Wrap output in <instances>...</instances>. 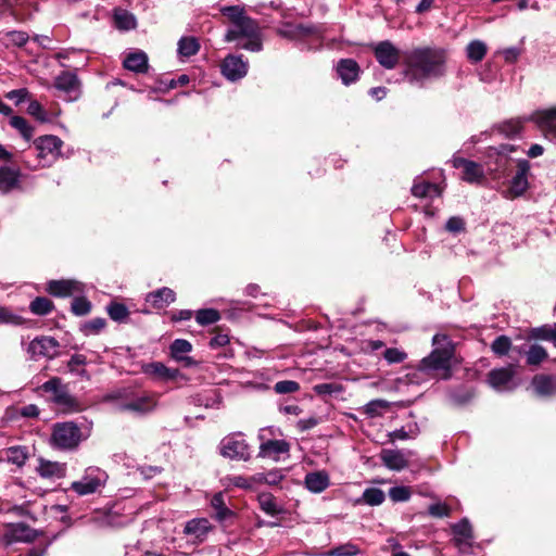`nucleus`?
Segmentation results:
<instances>
[{
	"label": "nucleus",
	"instance_id": "nucleus-28",
	"mask_svg": "<svg viewBox=\"0 0 556 556\" xmlns=\"http://www.w3.org/2000/svg\"><path fill=\"white\" fill-rule=\"evenodd\" d=\"M211 507L214 510L212 517L218 522H226L235 517V513L226 505L223 492H218L213 495L211 498Z\"/></svg>",
	"mask_w": 556,
	"mask_h": 556
},
{
	"label": "nucleus",
	"instance_id": "nucleus-33",
	"mask_svg": "<svg viewBox=\"0 0 556 556\" xmlns=\"http://www.w3.org/2000/svg\"><path fill=\"white\" fill-rule=\"evenodd\" d=\"M7 536L11 542H31L36 539V532L29 526L18 522L10 527Z\"/></svg>",
	"mask_w": 556,
	"mask_h": 556
},
{
	"label": "nucleus",
	"instance_id": "nucleus-2",
	"mask_svg": "<svg viewBox=\"0 0 556 556\" xmlns=\"http://www.w3.org/2000/svg\"><path fill=\"white\" fill-rule=\"evenodd\" d=\"M220 13L226 16L230 23L225 34V41L244 40L237 45L238 48L252 52L262 50L263 43L261 31L257 23L245 14V10L240 5H225L219 9Z\"/></svg>",
	"mask_w": 556,
	"mask_h": 556
},
{
	"label": "nucleus",
	"instance_id": "nucleus-9",
	"mask_svg": "<svg viewBox=\"0 0 556 556\" xmlns=\"http://www.w3.org/2000/svg\"><path fill=\"white\" fill-rule=\"evenodd\" d=\"M528 119L536 125L545 139L556 143V105L536 110Z\"/></svg>",
	"mask_w": 556,
	"mask_h": 556
},
{
	"label": "nucleus",
	"instance_id": "nucleus-59",
	"mask_svg": "<svg viewBox=\"0 0 556 556\" xmlns=\"http://www.w3.org/2000/svg\"><path fill=\"white\" fill-rule=\"evenodd\" d=\"M428 514L435 518L448 517L451 515V508L445 503H433L428 507Z\"/></svg>",
	"mask_w": 556,
	"mask_h": 556
},
{
	"label": "nucleus",
	"instance_id": "nucleus-40",
	"mask_svg": "<svg viewBox=\"0 0 556 556\" xmlns=\"http://www.w3.org/2000/svg\"><path fill=\"white\" fill-rule=\"evenodd\" d=\"M529 121L528 118H511L509 121H505L497 126V129L501 134L506 137H515L519 135L523 127V122Z\"/></svg>",
	"mask_w": 556,
	"mask_h": 556
},
{
	"label": "nucleus",
	"instance_id": "nucleus-58",
	"mask_svg": "<svg viewBox=\"0 0 556 556\" xmlns=\"http://www.w3.org/2000/svg\"><path fill=\"white\" fill-rule=\"evenodd\" d=\"M410 490L407 486H393L389 491V496L393 502H406L410 497Z\"/></svg>",
	"mask_w": 556,
	"mask_h": 556
},
{
	"label": "nucleus",
	"instance_id": "nucleus-29",
	"mask_svg": "<svg viewBox=\"0 0 556 556\" xmlns=\"http://www.w3.org/2000/svg\"><path fill=\"white\" fill-rule=\"evenodd\" d=\"M175 300L176 293L167 287H163L153 292H150L146 298V301L150 303L154 308H163L175 302Z\"/></svg>",
	"mask_w": 556,
	"mask_h": 556
},
{
	"label": "nucleus",
	"instance_id": "nucleus-22",
	"mask_svg": "<svg viewBox=\"0 0 556 556\" xmlns=\"http://www.w3.org/2000/svg\"><path fill=\"white\" fill-rule=\"evenodd\" d=\"M36 471L43 479H61L66 475V464L39 458Z\"/></svg>",
	"mask_w": 556,
	"mask_h": 556
},
{
	"label": "nucleus",
	"instance_id": "nucleus-63",
	"mask_svg": "<svg viewBox=\"0 0 556 556\" xmlns=\"http://www.w3.org/2000/svg\"><path fill=\"white\" fill-rule=\"evenodd\" d=\"M29 96V92L26 88L15 89L9 91L5 97L10 100H14L16 104L22 103Z\"/></svg>",
	"mask_w": 556,
	"mask_h": 556
},
{
	"label": "nucleus",
	"instance_id": "nucleus-34",
	"mask_svg": "<svg viewBox=\"0 0 556 556\" xmlns=\"http://www.w3.org/2000/svg\"><path fill=\"white\" fill-rule=\"evenodd\" d=\"M211 528V523L206 518H194L186 523L184 532L187 535H192L203 541Z\"/></svg>",
	"mask_w": 556,
	"mask_h": 556
},
{
	"label": "nucleus",
	"instance_id": "nucleus-43",
	"mask_svg": "<svg viewBox=\"0 0 556 556\" xmlns=\"http://www.w3.org/2000/svg\"><path fill=\"white\" fill-rule=\"evenodd\" d=\"M29 309L35 315L45 316L53 309V303L48 298L38 296L30 302Z\"/></svg>",
	"mask_w": 556,
	"mask_h": 556
},
{
	"label": "nucleus",
	"instance_id": "nucleus-31",
	"mask_svg": "<svg viewBox=\"0 0 556 556\" xmlns=\"http://www.w3.org/2000/svg\"><path fill=\"white\" fill-rule=\"evenodd\" d=\"M305 486L313 493H321L329 484V475L326 471L308 472L304 479Z\"/></svg>",
	"mask_w": 556,
	"mask_h": 556
},
{
	"label": "nucleus",
	"instance_id": "nucleus-5",
	"mask_svg": "<svg viewBox=\"0 0 556 556\" xmlns=\"http://www.w3.org/2000/svg\"><path fill=\"white\" fill-rule=\"evenodd\" d=\"M41 389L52 394V402L64 413H77L81 410L78 400L73 396L67 387L62 383L61 378L53 377L42 383Z\"/></svg>",
	"mask_w": 556,
	"mask_h": 556
},
{
	"label": "nucleus",
	"instance_id": "nucleus-36",
	"mask_svg": "<svg viewBox=\"0 0 556 556\" xmlns=\"http://www.w3.org/2000/svg\"><path fill=\"white\" fill-rule=\"evenodd\" d=\"M441 193L442 191L438 185L428 181L415 180L412 187V194L416 198H434L440 197Z\"/></svg>",
	"mask_w": 556,
	"mask_h": 556
},
{
	"label": "nucleus",
	"instance_id": "nucleus-49",
	"mask_svg": "<svg viewBox=\"0 0 556 556\" xmlns=\"http://www.w3.org/2000/svg\"><path fill=\"white\" fill-rule=\"evenodd\" d=\"M359 553V548L357 545L353 543H345L339 546H336L328 552H326L325 556H355Z\"/></svg>",
	"mask_w": 556,
	"mask_h": 556
},
{
	"label": "nucleus",
	"instance_id": "nucleus-48",
	"mask_svg": "<svg viewBox=\"0 0 556 556\" xmlns=\"http://www.w3.org/2000/svg\"><path fill=\"white\" fill-rule=\"evenodd\" d=\"M219 318H220L219 312L214 308L199 309L195 314L197 323L202 326L212 325V324L218 321Z\"/></svg>",
	"mask_w": 556,
	"mask_h": 556
},
{
	"label": "nucleus",
	"instance_id": "nucleus-20",
	"mask_svg": "<svg viewBox=\"0 0 556 556\" xmlns=\"http://www.w3.org/2000/svg\"><path fill=\"white\" fill-rule=\"evenodd\" d=\"M222 73L229 80H238L248 73V63L241 55H228L222 63Z\"/></svg>",
	"mask_w": 556,
	"mask_h": 556
},
{
	"label": "nucleus",
	"instance_id": "nucleus-44",
	"mask_svg": "<svg viewBox=\"0 0 556 556\" xmlns=\"http://www.w3.org/2000/svg\"><path fill=\"white\" fill-rule=\"evenodd\" d=\"M10 125L20 131L24 139L29 141L34 135V128L22 116H12L10 118Z\"/></svg>",
	"mask_w": 556,
	"mask_h": 556
},
{
	"label": "nucleus",
	"instance_id": "nucleus-18",
	"mask_svg": "<svg viewBox=\"0 0 556 556\" xmlns=\"http://www.w3.org/2000/svg\"><path fill=\"white\" fill-rule=\"evenodd\" d=\"M517 173L510 181V186L507 190L509 198H517L522 195L528 189V175L530 172V163L527 160H519L517 164Z\"/></svg>",
	"mask_w": 556,
	"mask_h": 556
},
{
	"label": "nucleus",
	"instance_id": "nucleus-6",
	"mask_svg": "<svg viewBox=\"0 0 556 556\" xmlns=\"http://www.w3.org/2000/svg\"><path fill=\"white\" fill-rule=\"evenodd\" d=\"M63 141L53 135H45L37 138L34 141V147L37 151L38 164L30 165L27 163V166L33 169L50 166L60 156Z\"/></svg>",
	"mask_w": 556,
	"mask_h": 556
},
{
	"label": "nucleus",
	"instance_id": "nucleus-1",
	"mask_svg": "<svg viewBox=\"0 0 556 556\" xmlns=\"http://www.w3.org/2000/svg\"><path fill=\"white\" fill-rule=\"evenodd\" d=\"M445 62L446 53L444 49L415 48L404 55V77L409 84L422 87L426 80L444 75Z\"/></svg>",
	"mask_w": 556,
	"mask_h": 556
},
{
	"label": "nucleus",
	"instance_id": "nucleus-47",
	"mask_svg": "<svg viewBox=\"0 0 556 556\" xmlns=\"http://www.w3.org/2000/svg\"><path fill=\"white\" fill-rule=\"evenodd\" d=\"M106 311L111 319L118 323L125 321L129 315V311L126 305L117 302L109 304Z\"/></svg>",
	"mask_w": 556,
	"mask_h": 556
},
{
	"label": "nucleus",
	"instance_id": "nucleus-51",
	"mask_svg": "<svg viewBox=\"0 0 556 556\" xmlns=\"http://www.w3.org/2000/svg\"><path fill=\"white\" fill-rule=\"evenodd\" d=\"M511 349V340L507 336H498L491 344V350L495 355L504 356Z\"/></svg>",
	"mask_w": 556,
	"mask_h": 556
},
{
	"label": "nucleus",
	"instance_id": "nucleus-26",
	"mask_svg": "<svg viewBox=\"0 0 556 556\" xmlns=\"http://www.w3.org/2000/svg\"><path fill=\"white\" fill-rule=\"evenodd\" d=\"M454 542L460 549L470 546L472 540V527L467 518L462 519L452 526Z\"/></svg>",
	"mask_w": 556,
	"mask_h": 556
},
{
	"label": "nucleus",
	"instance_id": "nucleus-55",
	"mask_svg": "<svg viewBox=\"0 0 556 556\" xmlns=\"http://www.w3.org/2000/svg\"><path fill=\"white\" fill-rule=\"evenodd\" d=\"M274 390L278 394L295 393L300 390V384L293 380H281L275 383Z\"/></svg>",
	"mask_w": 556,
	"mask_h": 556
},
{
	"label": "nucleus",
	"instance_id": "nucleus-39",
	"mask_svg": "<svg viewBox=\"0 0 556 556\" xmlns=\"http://www.w3.org/2000/svg\"><path fill=\"white\" fill-rule=\"evenodd\" d=\"M200 50L199 40L193 36L181 37L178 41V54L181 58L195 55Z\"/></svg>",
	"mask_w": 556,
	"mask_h": 556
},
{
	"label": "nucleus",
	"instance_id": "nucleus-37",
	"mask_svg": "<svg viewBox=\"0 0 556 556\" xmlns=\"http://www.w3.org/2000/svg\"><path fill=\"white\" fill-rule=\"evenodd\" d=\"M114 24L119 30H131L137 26V20L132 13L124 9L114 10Z\"/></svg>",
	"mask_w": 556,
	"mask_h": 556
},
{
	"label": "nucleus",
	"instance_id": "nucleus-23",
	"mask_svg": "<svg viewBox=\"0 0 556 556\" xmlns=\"http://www.w3.org/2000/svg\"><path fill=\"white\" fill-rule=\"evenodd\" d=\"M48 292L53 296L65 298L81 291V285L75 280H51Z\"/></svg>",
	"mask_w": 556,
	"mask_h": 556
},
{
	"label": "nucleus",
	"instance_id": "nucleus-21",
	"mask_svg": "<svg viewBox=\"0 0 556 556\" xmlns=\"http://www.w3.org/2000/svg\"><path fill=\"white\" fill-rule=\"evenodd\" d=\"M278 34L289 39H302L309 36H319L320 28L314 25L286 23L279 29Z\"/></svg>",
	"mask_w": 556,
	"mask_h": 556
},
{
	"label": "nucleus",
	"instance_id": "nucleus-19",
	"mask_svg": "<svg viewBox=\"0 0 556 556\" xmlns=\"http://www.w3.org/2000/svg\"><path fill=\"white\" fill-rule=\"evenodd\" d=\"M451 163L455 168H463L462 179L467 182H480L484 177L482 166L473 161L460 156H453Z\"/></svg>",
	"mask_w": 556,
	"mask_h": 556
},
{
	"label": "nucleus",
	"instance_id": "nucleus-61",
	"mask_svg": "<svg viewBox=\"0 0 556 556\" xmlns=\"http://www.w3.org/2000/svg\"><path fill=\"white\" fill-rule=\"evenodd\" d=\"M553 328H554V325L553 326L545 325V326H541L538 328H533L530 331V337L533 339L549 341Z\"/></svg>",
	"mask_w": 556,
	"mask_h": 556
},
{
	"label": "nucleus",
	"instance_id": "nucleus-7",
	"mask_svg": "<svg viewBox=\"0 0 556 556\" xmlns=\"http://www.w3.org/2000/svg\"><path fill=\"white\" fill-rule=\"evenodd\" d=\"M108 480V473L99 467H88L81 479L71 484V490L77 495L84 496L93 494L104 486Z\"/></svg>",
	"mask_w": 556,
	"mask_h": 556
},
{
	"label": "nucleus",
	"instance_id": "nucleus-56",
	"mask_svg": "<svg viewBox=\"0 0 556 556\" xmlns=\"http://www.w3.org/2000/svg\"><path fill=\"white\" fill-rule=\"evenodd\" d=\"M383 357L389 364H400L406 359L407 354L400 349L389 348L384 351Z\"/></svg>",
	"mask_w": 556,
	"mask_h": 556
},
{
	"label": "nucleus",
	"instance_id": "nucleus-4",
	"mask_svg": "<svg viewBox=\"0 0 556 556\" xmlns=\"http://www.w3.org/2000/svg\"><path fill=\"white\" fill-rule=\"evenodd\" d=\"M85 440L74 421L56 422L52 428L51 445L61 451H74Z\"/></svg>",
	"mask_w": 556,
	"mask_h": 556
},
{
	"label": "nucleus",
	"instance_id": "nucleus-30",
	"mask_svg": "<svg viewBox=\"0 0 556 556\" xmlns=\"http://www.w3.org/2000/svg\"><path fill=\"white\" fill-rule=\"evenodd\" d=\"M192 344L185 339H176L169 346L170 356L177 361L182 362L185 366H191L194 364V361L186 356L187 353L191 352Z\"/></svg>",
	"mask_w": 556,
	"mask_h": 556
},
{
	"label": "nucleus",
	"instance_id": "nucleus-11",
	"mask_svg": "<svg viewBox=\"0 0 556 556\" xmlns=\"http://www.w3.org/2000/svg\"><path fill=\"white\" fill-rule=\"evenodd\" d=\"M157 404V396L151 392L132 393L123 404V410H130L139 414L152 412Z\"/></svg>",
	"mask_w": 556,
	"mask_h": 556
},
{
	"label": "nucleus",
	"instance_id": "nucleus-13",
	"mask_svg": "<svg viewBox=\"0 0 556 556\" xmlns=\"http://www.w3.org/2000/svg\"><path fill=\"white\" fill-rule=\"evenodd\" d=\"M59 342L52 337H37L29 342L26 352L31 359L39 357L53 358L56 355Z\"/></svg>",
	"mask_w": 556,
	"mask_h": 556
},
{
	"label": "nucleus",
	"instance_id": "nucleus-16",
	"mask_svg": "<svg viewBox=\"0 0 556 556\" xmlns=\"http://www.w3.org/2000/svg\"><path fill=\"white\" fill-rule=\"evenodd\" d=\"M141 369L144 375L159 382L174 381L181 376L179 369L169 368L161 362L143 364Z\"/></svg>",
	"mask_w": 556,
	"mask_h": 556
},
{
	"label": "nucleus",
	"instance_id": "nucleus-50",
	"mask_svg": "<svg viewBox=\"0 0 556 556\" xmlns=\"http://www.w3.org/2000/svg\"><path fill=\"white\" fill-rule=\"evenodd\" d=\"M314 392L319 395H332L343 392V387L337 382L318 383L313 387Z\"/></svg>",
	"mask_w": 556,
	"mask_h": 556
},
{
	"label": "nucleus",
	"instance_id": "nucleus-46",
	"mask_svg": "<svg viewBox=\"0 0 556 556\" xmlns=\"http://www.w3.org/2000/svg\"><path fill=\"white\" fill-rule=\"evenodd\" d=\"M258 502L261 509L269 516H276L281 513V508L278 506L271 494H262Z\"/></svg>",
	"mask_w": 556,
	"mask_h": 556
},
{
	"label": "nucleus",
	"instance_id": "nucleus-32",
	"mask_svg": "<svg viewBox=\"0 0 556 556\" xmlns=\"http://www.w3.org/2000/svg\"><path fill=\"white\" fill-rule=\"evenodd\" d=\"M535 392L542 396L556 394V378L551 375H536L532 379Z\"/></svg>",
	"mask_w": 556,
	"mask_h": 556
},
{
	"label": "nucleus",
	"instance_id": "nucleus-35",
	"mask_svg": "<svg viewBox=\"0 0 556 556\" xmlns=\"http://www.w3.org/2000/svg\"><path fill=\"white\" fill-rule=\"evenodd\" d=\"M2 454L8 463L18 468H22L29 457L28 448L21 445L10 446L3 450Z\"/></svg>",
	"mask_w": 556,
	"mask_h": 556
},
{
	"label": "nucleus",
	"instance_id": "nucleus-53",
	"mask_svg": "<svg viewBox=\"0 0 556 556\" xmlns=\"http://www.w3.org/2000/svg\"><path fill=\"white\" fill-rule=\"evenodd\" d=\"M91 311V303L84 296L75 298L72 302V312L77 316H85Z\"/></svg>",
	"mask_w": 556,
	"mask_h": 556
},
{
	"label": "nucleus",
	"instance_id": "nucleus-25",
	"mask_svg": "<svg viewBox=\"0 0 556 556\" xmlns=\"http://www.w3.org/2000/svg\"><path fill=\"white\" fill-rule=\"evenodd\" d=\"M21 173L18 169L3 165L0 166V193L8 194L20 185Z\"/></svg>",
	"mask_w": 556,
	"mask_h": 556
},
{
	"label": "nucleus",
	"instance_id": "nucleus-41",
	"mask_svg": "<svg viewBox=\"0 0 556 556\" xmlns=\"http://www.w3.org/2000/svg\"><path fill=\"white\" fill-rule=\"evenodd\" d=\"M386 495L381 489L368 488L363 492L362 498L357 503L364 502L370 506H378L384 502Z\"/></svg>",
	"mask_w": 556,
	"mask_h": 556
},
{
	"label": "nucleus",
	"instance_id": "nucleus-62",
	"mask_svg": "<svg viewBox=\"0 0 556 556\" xmlns=\"http://www.w3.org/2000/svg\"><path fill=\"white\" fill-rule=\"evenodd\" d=\"M500 53L507 63H515L521 54V49L517 47H509L502 50Z\"/></svg>",
	"mask_w": 556,
	"mask_h": 556
},
{
	"label": "nucleus",
	"instance_id": "nucleus-24",
	"mask_svg": "<svg viewBox=\"0 0 556 556\" xmlns=\"http://www.w3.org/2000/svg\"><path fill=\"white\" fill-rule=\"evenodd\" d=\"M359 72V65L353 59H342L338 62L337 73L344 85L355 83Z\"/></svg>",
	"mask_w": 556,
	"mask_h": 556
},
{
	"label": "nucleus",
	"instance_id": "nucleus-42",
	"mask_svg": "<svg viewBox=\"0 0 556 556\" xmlns=\"http://www.w3.org/2000/svg\"><path fill=\"white\" fill-rule=\"evenodd\" d=\"M526 355H527V364L530 366L540 365L548 356L546 350L539 344H532L529 348V350L526 352Z\"/></svg>",
	"mask_w": 556,
	"mask_h": 556
},
{
	"label": "nucleus",
	"instance_id": "nucleus-57",
	"mask_svg": "<svg viewBox=\"0 0 556 556\" xmlns=\"http://www.w3.org/2000/svg\"><path fill=\"white\" fill-rule=\"evenodd\" d=\"M4 36L8 38V43L16 47H23L29 39L27 33L20 30L8 31Z\"/></svg>",
	"mask_w": 556,
	"mask_h": 556
},
{
	"label": "nucleus",
	"instance_id": "nucleus-38",
	"mask_svg": "<svg viewBox=\"0 0 556 556\" xmlns=\"http://www.w3.org/2000/svg\"><path fill=\"white\" fill-rule=\"evenodd\" d=\"M486 52V43L479 39L470 41L466 47V56L473 64L481 62Z\"/></svg>",
	"mask_w": 556,
	"mask_h": 556
},
{
	"label": "nucleus",
	"instance_id": "nucleus-17",
	"mask_svg": "<svg viewBox=\"0 0 556 556\" xmlns=\"http://www.w3.org/2000/svg\"><path fill=\"white\" fill-rule=\"evenodd\" d=\"M54 87L63 92L68 101L76 100L79 96L80 81L74 72H62L54 79Z\"/></svg>",
	"mask_w": 556,
	"mask_h": 556
},
{
	"label": "nucleus",
	"instance_id": "nucleus-64",
	"mask_svg": "<svg viewBox=\"0 0 556 556\" xmlns=\"http://www.w3.org/2000/svg\"><path fill=\"white\" fill-rule=\"evenodd\" d=\"M446 229L451 232H459L465 229L464 219L457 216L448 218L446 222Z\"/></svg>",
	"mask_w": 556,
	"mask_h": 556
},
{
	"label": "nucleus",
	"instance_id": "nucleus-12",
	"mask_svg": "<svg viewBox=\"0 0 556 556\" xmlns=\"http://www.w3.org/2000/svg\"><path fill=\"white\" fill-rule=\"evenodd\" d=\"M377 62L386 70H393L401 60L400 50L390 41L383 40L374 47Z\"/></svg>",
	"mask_w": 556,
	"mask_h": 556
},
{
	"label": "nucleus",
	"instance_id": "nucleus-60",
	"mask_svg": "<svg viewBox=\"0 0 556 556\" xmlns=\"http://www.w3.org/2000/svg\"><path fill=\"white\" fill-rule=\"evenodd\" d=\"M27 112L40 122L47 121V113L38 101H31L28 104Z\"/></svg>",
	"mask_w": 556,
	"mask_h": 556
},
{
	"label": "nucleus",
	"instance_id": "nucleus-8",
	"mask_svg": "<svg viewBox=\"0 0 556 556\" xmlns=\"http://www.w3.org/2000/svg\"><path fill=\"white\" fill-rule=\"evenodd\" d=\"M220 454L224 457L237 460H249L251 457L250 446L240 434L225 437L219 444Z\"/></svg>",
	"mask_w": 556,
	"mask_h": 556
},
{
	"label": "nucleus",
	"instance_id": "nucleus-10",
	"mask_svg": "<svg viewBox=\"0 0 556 556\" xmlns=\"http://www.w3.org/2000/svg\"><path fill=\"white\" fill-rule=\"evenodd\" d=\"M486 381L496 391H513L518 384L516 381V365L510 364L506 367L492 369L488 374Z\"/></svg>",
	"mask_w": 556,
	"mask_h": 556
},
{
	"label": "nucleus",
	"instance_id": "nucleus-27",
	"mask_svg": "<svg viewBox=\"0 0 556 556\" xmlns=\"http://www.w3.org/2000/svg\"><path fill=\"white\" fill-rule=\"evenodd\" d=\"M123 65L126 70L135 73H147L149 68L148 55L141 50H136L126 55Z\"/></svg>",
	"mask_w": 556,
	"mask_h": 556
},
{
	"label": "nucleus",
	"instance_id": "nucleus-54",
	"mask_svg": "<svg viewBox=\"0 0 556 556\" xmlns=\"http://www.w3.org/2000/svg\"><path fill=\"white\" fill-rule=\"evenodd\" d=\"M389 407V403L384 400H372L365 405V414L369 417L381 415V410Z\"/></svg>",
	"mask_w": 556,
	"mask_h": 556
},
{
	"label": "nucleus",
	"instance_id": "nucleus-14",
	"mask_svg": "<svg viewBox=\"0 0 556 556\" xmlns=\"http://www.w3.org/2000/svg\"><path fill=\"white\" fill-rule=\"evenodd\" d=\"M265 429L258 432V440L261 441L257 457L279 459V455L288 454L290 451V443L286 440H265Z\"/></svg>",
	"mask_w": 556,
	"mask_h": 556
},
{
	"label": "nucleus",
	"instance_id": "nucleus-3",
	"mask_svg": "<svg viewBox=\"0 0 556 556\" xmlns=\"http://www.w3.org/2000/svg\"><path fill=\"white\" fill-rule=\"evenodd\" d=\"M432 344L434 349L419 362L417 370L431 379L448 380L455 365V345L445 334H435Z\"/></svg>",
	"mask_w": 556,
	"mask_h": 556
},
{
	"label": "nucleus",
	"instance_id": "nucleus-45",
	"mask_svg": "<svg viewBox=\"0 0 556 556\" xmlns=\"http://www.w3.org/2000/svg\"><path fill=\"white\" fill-rule=\"evenodd\" d=\"M106 326V320L102 317H96L85 321L80 326V330L85 336H92L100 333Z\"/></svg>",
	"mask_w": 556,
	"mask_h": 556
},
{
	"label": "nucleus",
	"instance_id": "nucleus-52",
	"mask_svg": "<svg viewBox=\"0 0 556 556\" xmlns=\"http://www.w3.org/2000/svg\"><path fill=\"white\" fill-rule=\"evenodd\" d=\"M24 323L23 317L14 314L11 309L4 306H0V325H14L18 326Z\"/></svg>",
	"mask_w": 556,
	"mask_h": 556
},
{
	"label": "nucleus",
	"instance_id": "nucleus-15",
	"mask_svg": "<svg viewBox=\"0 0 556 556\" xmlns=\"http://www.w3.org/2000/svg\"><path fill=\"white\" fill-rule=\"evenodd\" d=\"M415 455L412 450H390L383 448L380 452V459L382 464L390 470L401 471L408 467V460Z\"/></svg>",
	"mask_w": 556,
	"mask_h": 556
}]
</instances>
